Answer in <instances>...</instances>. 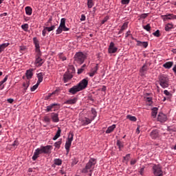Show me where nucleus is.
<instances>
[{
  "mask_svg": "<svg viewBox=\"0 0 176 176\" xmlns=\"http://www.w3.org/2000/svg\"><path fill=\"white\" fill-rule=\"evenodd\" d=\"M87 85H89V80L86 78H84L80 81L78 84L70 88L69 89V93L73 95L76 94L78 92L82 91V90H85V89L87 87Z\"/></svg>",
  "mask_w": 176,
  "mask_h": 176,
  "instance_id": "1",
  "label": "nucleus"
},
{
  "mask_svg": "<svg viewBox=\"0 0 176 176\" xmlns=\"http://www.w3.org/2000/svg\"><path fill=\"white\" fill-rule=\"evenodd\" d=\"M97 164V160L94 158L89 159L88 163L86 164L85 167L82 170L81 173L86 174L89 173V176H91L93 174V171L94 170V167H96V164Z\"/></svg>",
  "mask_w": 176,
  "mask_h": 176,
  "instance_id": "2",
  "label": "nucleus"
},
{
  "mask_svg": "<svg viewBox=\"0 0 176 176\" xmlns=\"http://www.w3.org/2000/svg\"><path fill=\"white\" fill-rule=\"evenodd\" d=\"M158 82L160 84V86L162 87V89H167L168 86H170L169 82L170 80L168 79V77L166 75H161L158 77Z\"/></svg>",
  "mask_w": 176,
  "mask_h": 176,
  "instance_id": "3",
  "label": "nucleus"
},
{
  "mask_svg": "<svg viewBox=\"0 0 176 176\" xmlns=\"http://www.w3.org/2000/svg\"><path fill=\"white\" fill-rule=\"evenodd\" d=\"M86 58H87V55H86V54L82 52H76L74 56L75 61H76V63H78V64H80V65L83 64Z\"/></svg>",
  "mask_w": 176,
  "mask_h": 176,
  "instance_id": "4",
  "label": "nucleus"
},
{
  "mask_svg": "<svg viewBox=\"0 0 176 176\" xmlns=\"http://www.w3.org/2000/svg\"><path fill=\"white\" fill-rule=\"evenodd\" d=\"M65 21H66V19L65 18H62L60 19V23L59 25V27L56 30V35L61 34L63 31H69V28L65 26Z\"/></svg>",
  "mask_w": 176,
  "mask_h": 176,
  "instance_id": "5",
  "label": "nucleus"
},
{
  "mask_svg": "<svg viewBox=\"0 0 176 176\" xmlns=\"http://www.w3.org/2000/svg\"><path fill=\"white\" fill-rule=\"evenodd\" d=\"M72 141H74V133H69L68 138L67 139L65 148L66 149L67 155L69 153V148H71V145L72 144Z\"/></svg>",
  "mask_w": 176,
  "mask_h": 176,
  "instance_id": "6",
  "label": "nucleus"
},
{
  "mask_svg": "<svg viewBox=\"0 0 176 176\" xmlns=\"http://www.w3.org/2000/svg\"><path fill=\"white\" fill-rule=\"evenodd\" d=\"M45 60L41 58V54H38L35 56L34 65L35 67H39L43 65Z\"/></svg>",
  "mask_w": 176,
  "mask_h": 176,
  "instance_id": "7",
  "label": "nucleus"
},
{
  "mask_svg": "<svg viewBox=\"0 0 176 176\" xmlns=\"http://www.w3.org/2000/svg\"><path fill=\"white\" fill-rule=\"evenodd\" d=\"M153 171L154 176H163V171H162L160 165L154 164L153 166Z\"/></svg>",
  "mask_w": 176,
  "mask_h": 176,
  "instance_id": "8",
  "label": "nucleus"
},
{
  "mask_svg": "<svg viewBox=\"0 0 176 176\" xmlns=\"http://www.w3.org/2000/svg\"><path fill=\"white\" fill-rule=\"evenodd\" d=\"M42 153H44L42 147L36 148L32 157V160L34 161L36 160V159L39 157V155H42Z\"/></svg>",
  "mask_w": 176,
  "mask_h": 176,
  "instance_id": "9",
  "label": "nucleus"
},
{
  "mask_svg": "<svg viewBox=\"0 0 176 176\" xmlns=\"http://www.w3.org/2000/svg\"><path fill=\"white\" fill-rule=\"evenodd\" d=\"M93 120H92L91 117H89V118L87 117H85L84 118L80 119L81 126H87V124H90V123H91Z\"/></svg>",
  "mask_w": 176,
  "mask_h": 176,
  "instance_id": "10",
  "label": "nucleus"
},
{
  "mask_svg": "<svg viewBox=\"0 0 176 176\" xmlns=\"http://www.w3.org/2000/svg\"><path fill=\"white\" fill-rule=\"evenodd\" d=\"M118 52V47H115V43L111 42L108 48V52L110 54H113Z\"/></svg>",
  "mask_w": 176,
  "mask_h": 176,
  "instance_id": "11",
  "label": "nucleus"
},
{
  "mask_svg": "<svg viewBox=\"0 0 176 176\" xmlns=\"http://www.w3.org/2000/svg\"><path fill=\"white\" fill-rule=\"evenodd\" d=\"M161 18L164 21H167V20H176V15H174L173 14H166L165 15H162Z\"/></svg>",
  "mask_w": 176,
  "mask_h": 176,
  "instance_id": "12",
  "label": "nucleus"
},
{
  "mask_svg": "<svg viewBox=\"0 0 176 176\" xmlns=\"http://www.w3.org/2000/svg\"><path fill=\"white\" fill-rule=\"evenodd\" d=\"M157 120L158 122H160V123H164V122H167V116L162 112H160L158 114Z\"/></svg>",
  "mask_w": 176,
  "mask_h": 176,
  "instance_id": "13",
  "label": "nucleus"
},
{
  "mask_svg": "<svg viewBox=\"0 0 176 176\" xmlns=\"http://www.w3.org/2000/svg\"><path fill=\"white\" fill-rule=\"evenodd\" d=\"M97 71H98V64H96L95 67L91 69L90 72L88 73L90 78H93L96 74H97Z\"/></svg>",
  "mask_w": 176,
  "mask_h": 176,
  "instance_id": "14",
  "label": "nucleus"
},
{
  "mask_svg": "<svg viewBox=\"0 0 176 176\" xmlns=\"http://www.w3.org/2000/svg\"><path fill=\"white\" fill-rule=\"evenodd\" d=\"M134 41L137 42V46H140L141 47H148V42L146 41H140L137 40V38H133Z\"/></svg>",
  "mask_w": 176,
  "mask_h": 176,
  "instance_id": "15",
  "label": "nucleus"
},
{
  "mask_svg": "<svg viewBox=\"0 0 176 176\" xmlns=\"http://www.w3.org/2000/svg\"><path fill=\"white\" fill-rule=\"evenodd\" d=\"M74 76L71 74L69 72H65V74L63 75V80L65 83H67L68 80H71V78H73Z\"/></svg>",
  "mask_w": 176,
  "mask_h": 176,
  "instance_id": "16",
  "label": "nucleus"
},
{
  "mask_svg": "<svg viewBox=\"0 0 176 176\" xmlns=\"http://www.w3.org/2000/svg\"><path fill=\"white\" fill-rule=\"evenodd\" d=\"M150 135L153 140H156V138H159V131L157 129L152 131L150 133Z\"/></svg>",
  "mask_w": 176,
  "mask_h": 176,
  "instance_id": "17",
  "label": "nucleus"
},
{
  "mask_svg": "<svg viewBox=\"0 0 176 176\" xmlns=\"http://www.w3.org/2000/svg\"><path fill=\"white\" fill-rule=\"evenodd\" d=\"M78 101V98H74L72 99H69L64 102L63 104H68L69 105H72L74 104H76Z\"/></svg>",
  "mask_w": 176,
  "mask_h": 176,
  "instance_id": "18",
  "label": "nucleus"
},
{
  "mask_svg": "<svg viewBox=\"0 0 176 176\" xmlns=\"http://www.w3.org/2000/svg\"><path fill=\"white\" fill-rule=\"evenodd\" d=\"M51 118H52V122H54V123H58V122H60V119L58 118V113H52Z\"/></svg>",
  "mask_w": 176,
  "mask_h": 176,
  "instance_id": "19",
  "label": "nucleus"
},
{
  "mask_svg": "<svg viewBox=\"0 0 176 176\" xmlns=\"http://www.w3.org/2000/svg\"><path fill=\"white\" fill-rule=\"evenodd\" d=\"M50 148H52V146L50 145L41 146V148L43 149V152L45 154L50 153Z\"/></svg>",
  "mask_w": 176,
  "mask_h": 176,
  "instance_id": "20",
  "label": "nucleus"
},
{
  "mask_svg": "<svg viewBox=\"0 0 176 176\" xmlns=\"http://www.w3.org/2000/svg\"><path fill=\"white\" fill-rule=\"evenodd\" d=\"M116 129V124H112L111 126H109L106 130V134H111L113 130Z\"/></svg>",
  "mask_w": 176,
  "mask_h": 176,
  "instance_id": "21",
  "label": "nucleus"
},
{
  "mask_svg": "<svg viewBox=\"0 0 176 176\" xmlns=\"http://www.w3.org/2000/svg\"><path fill=\"white\" fill-rule=\"evenodd\" d=\"M174 65V62L170 61V62H166L163 65L164 68H166V69H170L171 67Z\"/></svg>",
  "mask_w": 176,
  "mask_h": 176,
  "instance_id": "22",
  "label": "nucleus"
},
{
  "mask_svg": "<svg viewBox=\"0 0 176 176\" xmlns=\"http://www.w3.org/2000/svg\"><path fill=\"white\" fill-rule=\"evenodd\" d=\"M157 111H159V109H157V107H153L151 109V116L154 119L156 118V116H157Z\"/></svg>",
  "mask_w": 176,
  "mask_h": 176,
  "instance_id": "23",
  "label": "nucleus"
},
{
  "mask_svg": "<svg viewBox=\"0 0 176 176\" xmlns=\"http://www.w3.org/2000/svg\"><path fill=\"white\" fill-rule=\"evenodd\" d=\"M60 136H61V129H60V127H58V131H57L56 135L52 138V140L54 141H56V140H57L58 138H60Z\"/></svg>",
  "mask_w": 176,
  "mask_h": 176,
  "instance_id": "24",
  "label": "nucleus"
},
{
  "mask_svg": "<svg viewBox=\"0 0 176 176\" xmlns=\"http://www.w3.org/2000/svg\"><path fill=\"white\" fill-rule=\"evenodd\" d=\"M27 79H32L34 74L32 73V69L26 71L25 73Z\"/></svg>",
  "mask_w": 176,
  "mask_h": 176,
  "instance_id": "25",
  "label": "nucleus"
},
{
  "mask_svg": "<svg viewBox=\"0 0 176 176\" xmlns=\"http://www.w3.org/2000/svg\"><path fill=\"white\" fill-rule=\"evenodd\" d=\"M146 71H148V66L146 65H144L140 70L141 75H145L146 74Z\"/></svg>",
  "mask_w": 176,
  "mask_h": 176,
  "instance_id": "26",
  "label": "nucleus"
},
{
  "mask_svg": "<svg viewBox=\"0 0 176 176\" xmlns=\"http://www.w3.org/2000/svg\"><path fill=\"white\" fill-rule=\"evenodd\" d=\"M9 45H10L9 43H4L0 45V53H2V52H3V50H5V49L9 46Z\"/></svg>",
  "mask_w": 176,
  "mask_h": 176,
  "instance_id": "27",
  "label": "nucleus"
},
{
  "mask_svg": "<svg viewBox=\"0 0 176 176\" xmlns=\"http://www.w3.org/2000/svg\"><path fill=\"white\" fill-rule=\"evenodd\" d=\"M91 112L92 113V116L89 118H91V119H92V120H94L96 119V118H97V111H96V109L94 108H91Z\"/></svg>",
  "mask_w": 176,
  "mask_h": 176,
  "instance_id": "28",
  "label": "nucleus"
},
{
  "mask_svg": "<svg viewBox=\"0 0 176 176\" xmlns=\"http://www.w3.org/2000/svg\"><path fill=\"white\" fill-rule=\"evenodd\" d=\"M25 13L28 16H31L32 14V8L30 6L25 8Z\"/></svg>",
  "mask_w": 176,
  "mask_h": 176,
  "instance_id": "29",
  "label": "nucleus"
},
{
  "mask_svg": "<svg viewBox=\"0 0 176 176\" xmlns=\"http://www.w3.org/2000/svg\"><path fill=\"white\" fill-rule=\"evenodd\" d=\"M173 28H174V25H173V23H167L165 25V31L166 32L171 31Z\"/></svg>",
  "mask_w": 176,
  "mask_h": 176,
  "instance_id": "30",
  "label": "nucleus"
},
{
  "mask_svg": "<svg viewBox=\"0 0 176 176\" xmlns=\"http://www.w3.org/2000/svg\"><path fill=\"white\" fill-rule=\"evenodd\" d=\"M33 42H34V44L35 45V47L36 50H39V48L41 47L39 46V41H38V38H36V37L33 38Z\"/></svg>",
  "mask_w": 176,
  "mask_h": 176,
  "instance_id": "31",
  "label": "nucleus"
},
{
  "mask_svg": "<svg viewBox=\"0 0 176 176\" xmlns=\"http://www.w3.org/2000/svg\"><path fill=\"white\" fill-rule=\"evenodd\" d=\"M37 78H38L37 83L41 85V82L43 80V73H38L37 74Z\"/></svg>",
  "mask_w": 176,
  "mask_h": 176,
  "instance_id": "32",
  "label": "nucleus"
},
{
  "mask_svg": "<svg viewBox=\"0 0 176 176\" xmlns=\"http://www.w3.org/2000/svg\"><path fill=\"white\" fill-rule=\"evenodd\" d=\"M54 164L56 166H61V164H63V160L58 158L55 159L54 160Z\"/></svg>",
  "mask_w": 176,
  "mask_h": 176,
  "instance_id": "33",
  "label": "nucleus"
},
{
  "mask_svg": "<svg viewBox=\"0 0 176 176\" xmlns=\"http://www.w3.org/2000/svg\"><path fill=\"white\" fill-rule=\"evenodd\" d=\"M56 105H58L56 103H53L49 106L47 107L46 111L47 112H50V111H52V109H53V107H56Z\"/></svg>",
  "mask_w": 176,
  "mask_h": 176,
  "instance_id": "34",
  "label": "nucleus"
},
{
  "mask_svg": "<svg viewBox=\"0 0 176 176\" xmlns=\"http://www.w3.org/2000/svg\"><path fill=\"white\" fill-rule=\"evenodd\" d=\"M87 6L89 9H91V8L94 6V2H93V0H87Z\"/></svg>",
  "mask_w": 176,
  "mask_h": 176,
  "instance_id": "35",
  "label": "nucleus"
},
{
  "mask_svg": "<svg viewBox=\"0 0 176 176\" xmlns=\"http://www.w3.org/2000/svg\"><path fill=\"white\" fill-rule=\"evenodd\" d=\"M86 67V64H84L81 68L78 69V72L77 74H78V75H80V74H82L84 71H85V68Z\"/></svg>",
  "mask_w": 176,
  "mask_h": 176,
  "instance_id": "36",
  "label": "nucleus"
},
{
  "mask_svg": "<svg viewBox=\"0 0 176 176\" xmlns=\"http://www.w3.org/2000/svg\"><path fill=\"white\" fill-rule=\"evenodd\" d=\"M127 119H129L131 122H137V118L135 116L128 115Z\"/></svg>",
  "mask_w": 176,
  "mask_h": 176,
  "instance_id": "37",
  "label": "nucleus"
},
{
  "mask_svg": "<svg viewBox=\"0 0 176 176\" xmlns=\"http://www.w3.org/2000/svg\"><path fill=\"white\" fill-rule=\"evenodd\" d=\"M117 146H118L120 151H122V148H123L124 145L120 140H118L116 143Z\"/></svg>",
  "mask_w": 176,
  "mask_h": 176,
  "instance_id": "38",
  "label": "nucleus"
},
{
  "mask_svg": "<svg viewBox=\"0 0 176 176\" xmlns=\"http://www.w3.org/2000/svg\"><path fill=\"white\" fill-rule=\"evenodd\" d=\"M45 30H47L48 32H50L51 31H53L54 30L56 29V26L52 25L51 27H45Z\"/></svg>",
  "mask_w": 176,
  "mask_h": 176,
  "instance_id": "39",
  "label": "nucleus"
},
{
  "mask_svg": "<svg viewBox=\"0 0 176 176\" xmlns=\"http://www.w3.org/2000/svg\"><path fill=\"white\" fill-rule=\"evenodd\" d=\"M62 142L61 140H59L58 142H56L54 143V146L57 148L58 149H60V146H61Z\"/></svg>",
  "mask_w": 176,
  "mask_h": 176,
  "instance_id": "40",
  "label": "nucleus"
},
{
  "mask_svg": "<svg viewBox=\"0 0 176 176\" xmlns=\"http://www.w3.org/2000/svg\"><path fill=\"white\" fill-rule=\"evenodd\" d=\"M23 86L24 87V90H27V89L30 87V81H26L25 82H23Z\"/></svg>",
  "mask_w": 176,
  "mask_h": 176,
  "instance_id": "41",
  "label": "nucleus"
},
{
  "mask_svg": "<svg viewBox=\"0 0 176 176\" xmlns=\"http://www.w3.org/2000/svg\"><path fill=\"white\" fill-rule=\"evenodd\" d=\"M38 86H39V83L36 82L35 85H34L30 88L31 91H35L38 89Z\"/></svg>",
  "mask_w": 176,
  "mask_h": 176,
  "instance_id": "42",
  "label": "nucleus"
},
{
  "mask_svg": "<svg viewBox=\"0 0 176 176\" xmlns=\"http://www.w3.org/2000/svg\"><path fill=\"white\" fill-rule=\"evenodd\" d=\"M127 27H129V23L125 22L121 27L122 31H124V30H127Z\"/></svg>",
  "mask_w": 176,
  "mask_h": 176,
  "instance_id": "43",
  "label": "nucleus"
},
{
  "mask_svg": "<svg viewBox=\"0 0 176 176\" xmlns=\"http://www.w3.org/2000/svg\"><path fill=\"white\" fill-rule=\"evenodd\" d=\"M21 28L22 30H23V31H28V23H25L23 25H21Z\"/></svg>",
  "mask_w": 176,
  "mask_h": 176,
  "instance_id": "44",
  "label": "nucleus"
},
{
  "mask_svg": "<svg viewBox=\"0 0 176 176\" xmlns=\"http://www.w3.org/2000/svg\"><path fill=\"white\" fill-rule=\"evenodd\" d=\"M168 131H171L172 133H175L176 127L175 126H168Z\"/></svg>",
  "mask_w": 176,
  "mask_h": 176,
  "instance_id": "45",
  "label": "nucleus"
},
{
  "mask_svg": "<svg viewBox=\"0 0 176 176\" xmlns=\"http://www.w3.org/2000/svg\"><path fill=\"white\" fill-rule=\"evenodd\" d=\"M153 35L154 36H156L157 38H159V36H160V31L159 30H156L155 32L153 33Z\"/></svg>",
  "mask_w": 176,
  "mask_h": 176,
  "instance_id": "46",
  "label": "nucleus"
},
{
  "mask_svg": "<svg viewBox=\"0 0 176 176\" xmlns=\"http://www.w3.org/2000/svg\"><path fill=\"white\" fill-rule=\"evenodd\" d=\"M144 30H145L146 31H151V25L150 24H147L146 25L143 26Z\"/></svg>",
  "mask_w": 176,
  "mask_h": 176,
  "instance_id": "47",
  "label": "nucleus"
},
{
  "mask_svg": "<svg viewBox=\"0 0 176 176\" xmlns=\"http://www.w3.org/2000/svg\"><path fill=\"white\" fill-rule=\"evenodd\" d=\"M164 94H165V96H167L168 97H172L173 96L171 93H170V91H168V90H164Z\"/></svg>",
  "mask_w": 176,
  "mask_h": 176,
  "instance_id": "48",
  "label": "nucleus"
},
{
  "mask_svg": "<svg viewBox=\"0 0 176 176\" xmlns=\"http://www.w3.org/2000/svg\"><path fill=\"white\" fill-rule=\"evenodd\" d=\"M122 5H129L130 0H121Z\"/></svg>",
  "mask_w": 176,
  "mask_h": 176,
  "instance_id": "49",
  "label": "nucleus"
},
{
  "mask_svg": "<svg viewBox=\"0 0 176 176\" xmlns=\"http://www.w3.org/2000/svg\"><path fill=\"white\" fill-rule=\"evenodd\" d=\"M148 15H149L148 13H144V14H140V19H146V16Z\"/></svg>",
  "mask_w": 176,
  "mask_h": 176,
  "instance_id": "50",
  "label": "nucleus"
},
{
  "mask_svg": "<svg viewBox=\"0 0 176 176\" xmlns=\"http://www.w3.org/2000/svg\"><path fill=\"white\" fill-rule=\"evenodd\" d=\"M130 159V154H126L125 157H124V160L126 162H129Z\"/></svg>",
  "mask_w": 176,
  "mask_h": 176,
  "instance_id": "51",
  "label": "nucleus"
},
{
  "mask_svg": "<svg viewBox=\"0 0 176 176\" xmlns=\"http://www.w3.org/2000/svg\"><path fill=\"white\" fill-rule=\"evenodd\" d=\"M109 19V18L108 16L104 17V18L103 19V20L102 21L101 23H102V24H105V23H107V21H108V19Z\"/></svg>",
  "mask_w": 176,
  "mask_h": 176,
  "instance_id": "52",
  "label": "nucleus"
},
{
  "mask_svg": "<svg viewBox=\"0 0 176 176\" xmlns=\"http://www.w3.org/2000/svg\"><path fill=\"white\" fill-rule=\"evenodd\" d=\"M79 161L76 159H74L72 162V166H75Z\"/></svg>",
  "mask_w": 176,
  "mask_h": 176,
  "instance_id": "53",
  "label": "nucleus"
},
{
  "mask_svg": "<svg viewBox=\"0 0 176 176\" xmlns=\"http://www.w3.org/2000/svg\"><path fill=\"white\" fill-rule=\"evenodd\" d=\"M46 32H47V30L46 28H44V30H43V31H42L43 36H46Z\"/></svg>",
  "mask_w": 176,
  "mask_h": 176,
  "instance_id": "54",
  "label": "nucleus"
},
{
  "mask_svg": "<svg viewBox=\"0 0 176 176\" xmlns=\"http://www.w3.org/2000/svg\"><path fill=\"white\" fill-rule=\"evenodd\" d=\"M19 146V141L15 140L13 144H12V146H14V148H15V146Z\"/></svg>",
  "mask_w": 176,
  "mask_h": 176,
  "instance_id": "55",
  "label": "nucleus"
},
{
  "mask_svg": "<svg viewBox=\"0 0 176 176\" xmlns=\"http://www.w3.org/2000/svg\"><path fill=\"white\" fill-rule=\"evenodd\" d=\"M80 21H85L86 20V16L85 14L81 15Z\"/></svg>",
  "mask_w": 176,
  "mask_h": 176,
  "instance_id": "56",
  "label": "nucleus"
},
{
  "mask_svg": "<svg viewBox=\"0 0 176 176\" xmlns=\"http://www.w3.org/2000/svg\"><path fill=\"white\" fill-rule=\"evenodd\" d=\"M44 120L46 123H49L50 122V118L49 117H45Z\"/></svg>",
  "mask_w": 176,
  "mask_h": 176,
  "instance_id": "57",
  "label": "nucleus"
},
{
  "mask_svg": "<svg viewBox=\"0 0 176 176\" xmlns=\"http://www.w3.org/2000/svg\"><path fill=\"white\" fill-rule=\"evenodd\" d=\"M131 34V32H130V30L127 31L126 33L125 38H129V36H130Z\"/></svg>",
  "mask_w": 176,
  "mask_h": 176,
  "instance_id": "58",
  "label": "nucleus"
},
{
  "mask_svg": "<svg viewBox=\"0 0 176 176\" xmlns=\"http://www.w3.org/2000/svg\"><path fill=\"white\" fill-rule=\"evenodd\" d=\"M8 102H9V104H12L13 101H14V100L13 98H9L7 100Z\"/></svg>",
  "mask_w": 176,
  "mask_h": 176,
  "instance_id": "59",
  "label": "nucleus"
},
{
  "mask_svg": "<svg viewBox=\"0 0 176 176\" xmlns=\"http://www.w3.org/2000/svg\"><path fill=\"white\" fill-rule=\"evenodd\" d=\"M146 101L149 102V104H152V98H146Z\"/></svg>",
  "mask_w": 176,
  "mask_h": 176,
  "instance_id": "60",
  "label": "nucleus"
},
{
  "mask_svg": "<svg viewBox=\"0 0 176 176\" xmlns=\"http://www.w3.org/2000/svg\"><path fill=\"white\" fill-rule=\"evenodd\" d=\"M137 163V160H131V164L133 166Z\"/></svg>",
  "mask_w": 176,
  "mask_h": 176,
  "instance_id": "61",
  "label": "nucleus"
},
{
  "mask_svg": "<svg viewBox=\"0 0 176 176\" xmlns=\"http://www.w3.org/2000/svg\"><path fill=\"white\" fill-rule=\"evenodd\" d=\"M8 76H6V77L1 80L3 84L5 83V82H6V80H8Z\"/></svg>",
  "mask_w": 176,
  "mask_h": 176,
  "instance_id": "62",
  "label": "nucleus"
},
{
  "mask_svg": "<svg viewBox=\"0 0 176 176\" xmlns=\"http://www.w3.org/2000/svg\"><path fill=\"white\" fill-rule=\"evenodd\" d=\"M140 175H144V168H142L139 171Z\"/></svg>",
  "mask_w": 176,
  "mask_h": 176,
  "instance_id": "63",
  "label": "nucleus"
},
{
  "mask_svg": "<svg viewBox=\"0 0 176 176\" xmlns=\"http://www.w3.org/2000/svg\"><path fill=\"white\" fill-rule=\"evenodd\" d=\"M20 50H25V47H20Z\"/></svg>",
  "mask_w": 176,
  "mask_h": 176,
  "instance_id": "64",
  "label": "nucleus"
}]
</instances>
